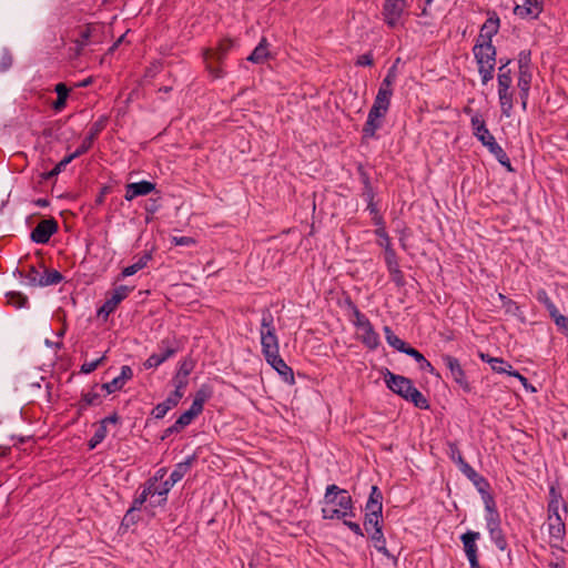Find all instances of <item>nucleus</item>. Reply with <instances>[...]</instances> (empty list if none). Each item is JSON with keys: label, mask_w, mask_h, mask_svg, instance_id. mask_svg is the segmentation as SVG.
<instances>
[{"label": "nucleus", "mask_w": 568, "mask_h": 568, "mask_svg": "<svg viewBox=\"0 0 568 568\" xmlns=\"http://www.w3.org/2000/svg\"><path fill=\"white\" fill-rule=\"evenodd\" d=\"M173 486L174 485L169 479L163 481L160 486H156V484H154L155 495H158L160 499L158 501H151L150 505L152 507L164 505L166 501V495L169 494Z\"/></svg>", "instance_id": "nucleus-42"}, {"label": "nucleus", "mask_w": 568, "mask_h": 568, "mask_svg": "<svg viewBox=\"0 0 568 568\" xmlns=\"http://www.w3.org/2000/svg\"><path fill=\"white\" fill-rule=\"evenodd\" d=\"M447 448L448 457L458 466L459 469L463 468L464 465H468L456 442H448Z\"/></svg>", "instance_id": "nucleus-41"}, {"label": "nucleus", "mask_w": 568, "mask_h": 568, "mask_svg": "<svg viewBox=\"0 0 568 568\" xmlns=\"http://www.w3.org/2000/svg\"><path fill=\"white\" fill-rule=\"evenodd\" d=\"M551 320L555 322V324H556V326L558 327V329H559L562 334H565L566 336H568V317H567V316H565V315H562V314H560V312H559V313H558L556 316H554Z\"/></svg>", "instance_id": "nucleus-57"}, {"label": "nucleus", "mask_w": 568, "mask_h": 568, "mask_svg": "<svg viewBox=\"0 0 568 568\" xmlns=\"http://www.w3.org/2000/svg\"><path fill=\"white\" fill-rule=\"evenodd\" d=\"M267 364H270L283 378V381L290 385L295 384V377L293 369L284 362L280 355V347L274 351H266L262 353Z\"/></svg>", "instance_id": "nucleus-6"}, {"label": "nucleus", "mask_w": 568, "mask_h": 568, "mask_svg": "<svg viewBox=\"0 0 568 568\" xmlns=\"http://www.w3.org/2000/svg\"><path fill=\"white\" fill-rule=\"evenodd\" d=\"M234 42L231 39H222L215 49H207L204 52V61L206 69L213 79H221L224 77V71L220 65H214L213 60L221 63L232 49Z\"/></svg>", "instance_id": "nucleus-2"}, {"label": "nucleus", "mask_w": 568, "mask_h": 568, "mask_svg": "<svg viewBox=\"0 0 568 568\" xmlns=\"http://www.w3.org/2000/svg\"><path fill=\"white\" fill-rule=\"evenodd\" d=\"M531 79L532 74L530 69H523L518 71L517 87L519 89V92H523L524 95L526 94V92L530 91Z\"/></svg>", "instance_id": "nucleus-45"}, {"label": "nucleus", "mask_w": 568, "mask_h": 568, "mask_svg": "<svg viewBox=\"0 0 568 568\" xmlns=\"http://www.w3.org/2000/svg\"><path fill=\"white\" fill-rule=\"evenodd\" d=\"M79 156L80 155H75V151L73 153L64 156L59 163L55 164V166L53 168L54 171L58 174H60L71 161H73L74 159H77Z\"/></svg>", "instance_id": "nucleus-64"}, {"label": "nucleus", "mask_w": 568, "mask_h": 568, "mask_svg": "<svg viewBox=\"0 0 568 568\" xmlns=\"http://www.w3.org/2000/svg\"><path fill=\"white\" fill-rule=\"evenodd\" d=\"M405 398V400L414 404L415 407L419 409H428L429 403L428 399L414 386L410 393Z\"/></svg>", "instance_id": "nucleus-43"}, {"label": "nucleus", "mask_w": 568, "mask_h": 568, "mask_svg": "<svg viewBox=\"0 0 568 568\" xmlns=\"http://www.w3.org/2000/svg\"><path fill=\"white\" fill-rule=\"evenodd\" d=\"M58 230L59 224L54 217L41 220L30 234L31 241L37 244H47Z\"/></svg>", "instance_id": "nucleus-12"}, {"label": "nucleus", "mask_w": 568, "mask_h": 568, "mask_svg": "<svg viewBox=\"0 0 568 568\" xmlns=\"http://www.w3.org/2000/svg\"><path fill=\"white\" fill-rule=\"evenodd\" d=\"M103 29V24L98 22L87 23L80 27L78 38L74 41L78 53L91 43H100L102 41Z\"/></svg>", "instance_id": "nucleus-5"}, {"label": "nucleus", "mask_w": 568, "mask_h": 568, "mask_svg": "<svg viewBox=\"0 0 568 568\" xmlns=\"http://www.w3.org/2000/svg\"><path fill=\"white\" fill-rule=\"evenodd\" d=\"M347 304L353 313L354 318L352 320V323L357 328V331H361L366 325L371 324V321L368 317L359 311V308L351 301H347Z\"/></svg>", "instance_id": "nucleus-40"}, {"label": "nucleus", "mask_w": 568, "mask_h": 568, "mask_svg": "<svg viewBox=\"0 0 568 568\" xmlns=\"http://www.w3.org/2000/svg\"><path fill=\"white\" fill-rule=\"evenodd\" d=\"M106 361V355L103 354L101 357L97 358L92 362H85L80 367V373L90 374L94 372L100 365H102Z\"/></svg>", "instance_id": "nucleus-53"}, {"label": "nucleus", "mask_w": 568, "mask_h": 568, "mask_svg": "<svg viewBox=\"0 0 568 568\" xmlns=\"http://www.w3.org/2000/svg\"><path fill=\"white\" fill-rule=\"evenodd\" d=\"M544 11V2L540 0H524L523 4L514 7V14L520 19H538Z\"/></svg>", "instance_id": "nucleus-20"}, {"label": "nucleus", "mask_w": 568, "mask_h": 568, "mask_svg": "<svg viewBox=\"0 0 568 568\" xmlns=\"http://www.w3.org/2000/svg\"><path fill=\"white\" fill-rule=\"evenodd\" d=\"M442 361L444 365L447 367V369L450 372L454 382L458 384L464 392L470 393L473 387L470 383L467 381L466 373L463 369L459 361L449 354L442 355Z\"/></svg>", "instance_id": "nucleus-11"}, {"label": "nucleus", "mask_w": 568, "mask_h": 568, "mask_svg": "<svg viewBox=\"0 0 568 568\" xmlns=\"http://www.w3.org/2000/svg\"><path fill=\"white\" fill-rule=\"evenodd\" d=\"M547 527L550 547L560 549L566 537V525L562 518H547Z\"/></svg>", "instance_id": "nucleus-18"}, {"label": "nucleus", "mask_w": 568, "mask_h": 568, "mask_svg": "<svg viewBox=\"0 0 568 568\" xmlns=\"http://www.w3.org/2000/svg\"><path fill=\"white\" fill-rule=\"evenodd\" d=\"M159 353L151 354L143 363L145 369L158 368L179 352V343L175 338H163L158 344Z\"/></svg>", "instance_id": "nucleus-4"}, {"label": "nucleus", "mask_w": 568, "mask_h": 568, "mask_svg": "<svg viewBox=\"0 0 568 568\" xmlns=\"http://www.w3.org/2000/svg\"><path fill=\"white\" fill-rule=\"evenodd\" d=\"M7 302L16 308L26 307L29 303L28 297L21 292L12 291L6 294Z\"/></svg>", "instance_id": "nucleus-47"}, {"label": "nucleus", "mask_w": 568, "mask_h": 568, "mask_svg": "<svg viewBox=\"0 0 568 568\" xmlns=\"http://www.w3.org/2000/svg\"><path fill=\"white\" fill-rule=\"evenodd\" d=\"M489 538L494 542L497 549L505 551L508 548V542L503 529L489 531Z\"/></svg>", "instance_id": "nucleus-48"}, {"label": "nucleus", "mask_w": 568, "mask_h": 568, "mask_svg": "<svg viewBox=\"0 0 568 568\" xmlns=\"http://www.w3.org/2000/svg\"><path fill=\"white\" fill-rule=\"evenodd\" d=\"M108 116L101 115L95 122H93L89 129L88 135L83 139L82 143L75 149V155H83L93 145L94 140L105 129L108 124Z\"/></svg>", "instance_id": "nucleus-17"}, {"label": "nucleus", "mask_w": 568, "mask_h": 568, "mask_svg": "<svg viewBox=\"0 0 568 568\" xmlns=\"http://www.w3.org/2000/svg\"><path fill=\"white\" fill-rule=\"evenodd\" d=\"M514 97L515 91L508 89L507 91L498 90V100L501 110V114L505 118H510L514 109Z\"/></svg>", "instance_id": "nucleus-32"}, {"label": "nucleus", "mask_w": 568, "mask_h": 568, "mask_svg": "<svg viewBox=\"0 0 568 568\" xmlns=\"http://www.w3.org/2000/svg\"><path fill=\"white\" fill-rule=\"evenodd\" d=\"M384 382L393 393L404 399L408 398L407 396L414 387L412 379L403 375L394 374L387 368L384 373Z\"/></svg>", "instance_id": "nucleus-9"}, {"label": "nucleus", "mask_w": 568, "mask_h": 568, "mask_svg": "<svg viewBox=\"0 0 568 568\" xmlns=\"http://www.w3.org/2000/svg\"><path fill=\"white\" fill-rule=\"evenodd\" d=\"M366 210L372 215V222L375 226H382L385 224L383 215L379 213L376 203L366 206Z\"/></svg>", "instance_id": "nucleus-55"}, {"label": "nucleus", "mask_w": 568, "mask_h": 568, "mask_svg": "<svg viewBox=\"0 0 568 568\" xmlns=\"http://www.w3.org/2000/svg\"><path fill=\"white\" fill-rule=\"evenodd\" d=\"M473 54L478 67V73L483 85L494 79L497 50L493 43L476 41Z\"/></svg>", "instance_id": "nucleus-1"}, {"label": "nucleus", "mask_w": 568, "mask_h": 568, "mask_svg": "<svg viewBox=\"0 0 568 568\" xmlns=\"http://www.w3.org/2000/svg\"><path fill=\"white\" fill-rule=\"evenodd\" d=\"M536 298L540 304H542L546 307L551 318L559 313L555 303L551 301V298L549 297L545 290H539L536 294Z\"/></svg>", "instance_id": "nucleus-44"}, {"label": "nucleus", "mask_w": 568, "mask_h": 568, "mask_svg": "<svg viewBox=\"0 0 568 568\" xmlns=\"http://www.w3.org/2000/svg\"><path fill=\"white\" fill-rule=\"evenodd\" d=\"M156 190V184L146 180L128 183L125 185L124 199L129 202L133 201L138 196L148 195Z\"/></svg>", "instance_id": "nucleus-23"}, {"label": "nucleus", "mask_w": 568, "mask_h": 568, "mask_svg": "<svg viewBox=\"0 0 568 568\" xmlns=\"http://www.w3.org/2000/svg\"><path fill=\"white\" fill-rule=\"evenodd\" d=\"M13 59L9 50L3 49L0 57V72L8 71L12 65Z\"/></svg>", "instance_id": "nucleus-56"}, {"label": "nucleus", "mask_w": 568, "mask_h": 568, "mask_svg": "<svg viewBox=\"0 0 568 568\" xmlns=\"http://www.w3.org/2000/svg\"><path fill=\"white\" fill-rule=\"evenodd\" d=\"M477 139L481 142L484 146L488 149V151L496 158V160L507 169L508 172H514V168L511 162L504 151V149L496 142L495 136L487 130L483 134H478Z\"/></svg>", "instance_id": "nucleus-8"}, {"label": "nucleus", "mask_w": 568, "mask_h": 568, "mask_svg": "<svg viewBox=\"0 0 568 568\" xmlns=\"http://www.w3.org/2000/svg\"><path fill=\"white\" fill-rule=\"evenodd\" d=\"M365 515L383 516V494L376 485L371 487V493L365 504Z\"/></svg>", "instance_id": "nucleus-24"}, {"label": "nucleus", "mask_w": 568, "mask_h": 568, "mask_svg": "<svg viewBox=\"0 0 568 568\" xmlns=\"http://www.w3.org/2000/svg\"><path fill=\"white\" fill-rule=\"evenodd\" d=\"M384 258L387 271L399 267L397 254L392 245H386V250H384Z\"/></svg>", "instance_id": "nucleus-50"}, {"label": "nucleus", "mask_w": 568, "mask_h": 568, "mask_svg": "<svg viewBox=\"0 0 568 568\" xmlns=\"http://www.w3.org/2000/svg\"><path fill=\"white\" fill-rule=\"evenodd\" d=\"M530 51L523 50L518 54V69H530Z\"/></svg>", "instance_id": "nucleus-62"}, {"label": "nucleus", "mask_w": 568, "mask_h": 568, "mask_svg": "<svg viewBox=\"0 0 568 568\" xmlns=\"http://www.w3.org/2000/svg\"><path fill=\"white\" fill-rule=\"evenodd\" d=\"M368 534L374 548L378 552L383 554L385 557L390 558L395 561L397 560L396 557H394L386 547V538L384 536L383 528H376L375 531Z\"/></svg>", "instance_id": "nucleus-30"}, {"label": "nucleus", "mask_w": 568, "mask_h": 568, "mask_svg": "<svg viewBox=\"0 0 568 568\" xmlns=\"http://www.w3.org/2000/svg\"><path fill=\"white\" fill-rule=\"evenodd\" d=\"M406 6L407 3L400 0H385L382 10L384 22L389 28H396L399 24Z\"/></svg>", "instance_id": "nucleus-13"}, {"label": "nucleus", "mask_w": 568, "mask_h": 568, "mask_svg": "<svg viewBox=\"0 0 568 568\" xmlns=\"http://www.w3.org/2000/svg\"><path fill=\"white\" fill-rule=\"evenodd\" d=\"M212 388L209 385H202L195 393L193 403L191 406L199 409L200 412H203V407L206 400H209L212 397Z\"/></svg>", "instance_id": "nucleus-37"}, {"label": "nucleus", "mask_w": 568, "mask_h": 568, "mask_svg": "<svg viewBox=\"0 0 568 568\" xmlns=\"http://www.w3.org/2000/svg\"><path fill=\"white\" fill-rule=\"evenodd\" d=\"M485 506V521H486V529L489 531L497 530L501 528V519L500 514L497 508V504L495 498L491 500H486L484 503Z\"/></svg>", "instance_id": "nucleus-25"}, {"label": "nucleus", "mask_w": 568, "mask_h": 568, "mask_svg": "<svg viewBox=\"0 0 568 568\" xmlns=\"http://www.w3.org/2000/svg\"><path fill=\"white\" fill-rule=\"evenodd\" d=\"M323 519H338L342 521H348V517H355V506L353 500H342V509H329L328 507H322L321 509Z\"/></svg>", "instance_id": "nucleus-22"}, {"label": "nucleus", "mask_w": 568, "mask_h": 568, "mask_svg": "<svg viewBox=\"0 0 568 568\" xmlns=\"http://www.w3.org/2000/svg\"><path fill=\"white\" fill-rule=\"evenodd\" d=\"M135 262L122 270L121 275L123 277L132 276L139 271L143 270L148 263L152 260V252L145 251L142 255L135 257Z\"/></svg>", "instance_id": "nucleus-31"}, {"label": "nucleus", "mask_w": 568, "mask_h": 568, "mask_svg": "<svg viewBox=\"0 0 568 568\" xmlns=\"http://www.w3.org/2000/svg\"><path fill=\"white\" fill-rule=\"evenodd\" d=\"M172 407L164 400L152 409V416L156 419L163 418Z\"/></svg>", "instance_id": "nucleus-58"}, {"label": "nucleus", "mask_w": 568, "mask_h": 568, "mask_svg": "<svg viewBox=\"0 0 568 568\" xmlns=\"http://www.w3.org/2000/svg\"><path fill=\"white\" fill-rule=\"evenodd\" d=\"M393 97V90H385L378 88L377 94L375 97L374 103L372 108H377L381 111L388 112L390 106V99Z\"/></svg>", "instance_id": "nucleus-34"}, {"label": "nucleus", "mask_w": 568, "mask_h": 568, "mask_svg": "<svg viewBox=\"0 0 568 568\" xmlns=\"http://www.w3.org/2000/svg\"><path fill=\"white\" fill-rule=\"evenodd\" d=\"M20 277L27 280V284L32 287L39 286L38 280L40 277V272L34 265H30L28 270H17Z\"/></svg>", "instance_id": "nucleus-46"}, {"label": "nucleus", "mask_w": 568, "mask_h": 568, "mask_svg": "<svg viewBox=\"0 0 568 568\" xmlns=\"http://www.w3.org/2000/svg\"><path fill=\"white\" fill-rule=\"evenodd\" d=\"M362 333V343L369 349H376L379 346V335L375 332L372 323L359 331Z\"/></svg>", "instance_id": "nucleus-33"}, {"label": "nucleus", "mask_w": 568, "mask_h": 568, "mask_svg": "<svg viewBox=\"0 0 568 568\" xmlns=\"http://www.w3.org/2000/svg\"><path fill=\"white\" fill-rule=\"evenodd\" d=\"M132 288L126 285H120L115 287L110 294H108L105 302L98 310V316L106 320L112 314L119 304L128 297Z\"/></svg>", "instance_id": "nucleus-7"}, {"label": "nucleus", "mask_w": 568, "mask_h": 568, "mask_svg": "<svg viewBox=\"0 0 568 568\" xmlns=\"http://www.w3.org/2000/svg\"><path fill=\"white\" fill-rule=\"evenodd\" d=\"M375 234H376V236H378L381 239V241H378V245L384 247V250H386V245H392L390 237L388 236V233L386 232L385 224L382 226H378L375 230Z\"/></svg>", "instance_id": "nucleus-59"}, {"label": "nucleus", "mask_w": 568, "mask_h": 568, "mask_svg": "<svg viewBox=\"0 0 568 568\" xmlns=\"http://www.w3.org/2000/svg\"><path fill=\"white\" fill-rule=\"evenodd\" d=\"M481 535L479 531L467 530L460 536V541L464 547L465 555L469 561L470 568H481L478 559L477 541Z\"/></svg>", "instance_id": "nucleus-10"}, {"label": "nucleus", "mask_w": 568, "mask_h": 568, "mask_svg": "<svg viewBox=\"0 0 568 568\" xmlns=\"http://www.w3.org/2000/svg\"><path fill=\"white\" fill-rule=\"evenodd\" d=\"M390 280L395 283L397 287H402L406 284L405 275L402 272L400 267H396L394 270L388 271Z\"/></svg>", "instance_id": "nucleus-60"}, {"label": "nucleus", "mask_w": 568, "mask_h": 568, "mask_svg": "<svg viewBox=\"0 0 568 568\" xmlns=\"http://www.w3.org/2000/svg\"><path fill=\"white\" fill-rule=\"evenodd\" d=\"M374 63V58L372 52L364 53L358 55L355 65L357 67H372Z\"/></svg>", "instance_id": "nucleus-63"}, {"label": "nucleus", "mask_w": 568, "mask_h": 568, "mask_svg": "<svg viewBox=\"0 0 568 568\" xmlns=\"http://www.w3.org/2000/svg\"><path fill=\"white\" fill-rule=\"evenodd\" d=\"M396 80V67L393 65L388 69L386 77L383 79L379 88L385 90H393V84Z\"/></svg>", "instance_id": "nucleus-54"}, {"label": "nucleus", "mask_w": 568, "mask_h": 568, "mask_svg": "<svg viewBox=\"0 0 568 568\" xmlns=\"http://www.w3.org/2000/svg\"><path fill=\"white\" fill-rule=\"evenodd\" d=\"M384 334L387 344L400 353H405L410 346L397 335H395L389 326H384Z\"/></svg>", "instance_id": "nucleus-36"}, {"label": "nucleus", "mask_w": 568, "mask_h": 568, "mask_svg": "<svg viewBox=\"0 0 568 568\" xmlns=\"http://www.w3.org/2000/svg\"><path fill=\"white\" fill-rule=\"evenodd\" d=\"M487 19L479 30L476 41L493 43V38L498 33L500 28V18L495 10L486 11Z\"/></svg>", "instance_id": "nucleus-15"}, {"label": "nucleus", "mask_w": 568, "mask_h": 568, "mask_svg": "<svg viewBox=\"0 0 568 568\" xmlns=\"http://www.w3.org/2000/svg\"><path fill=\"white\" fill-rule=\"evenodd\" d=\"M196 456L190 455L187 456L183 462L178 463L174 466L173 471L169 476V480L175 485L178 481H180L191 469L192 465L195 463Z\"/></svg>", "instance_id": "nucleus-28"}, {"label": "nucleus", "mask_w": 568, "mask_h": 568, "mask_svg": "<svg viewBox=\"0 0 568 568\" xmlns=\"http://www.w3.org/2000/svg\"><path fill=\"white\" fill-rule=\"evenodd\" d=\"M470 124L473 129V134L476 138L478 136V134H483L488 130L485 120L483 119L481 114L478 113L471 116Z\"/></svg>", "instance_id": "nucleus-51"}, {"label": "nucleus", "mask_w": 568, "mask_h": 568, "mask_svg": "<svg viewBox=\"0 0 568 568\" xmlns=\"http://www.w3.org/2000/svg\"><path fill=\"white\" fill-rule=\"evenodd\" d=\"M459 470L476 487L477 491L481 496L483 503H485L488 499L489 500L494 499L493 494L489 491V489H490L489 481L484 476L478 474L469 464L468 465H464V467L460 468Z\"/></svg>", "instance_id": "nucleus-14"}, {"label": "nucleus", "mask_w": 568, "mask_h": 568, "mask_svg": "<svg viewBox=\"0 0 568 568\" xmlns=\"http://www.w3.org/2000/svg\"><path fill=\"white\" fill-rule=\"evenodd\" d=\"M260 335L262 353L271 349L274 351L275 348L280 347L274 324V316L270 308L262 310Z\"/></svg>", "instance_id": "nucleus-3"}, {"label": "nucleus", "mask_w": 568, "mask_h": 568, "mask_svg": "<svg viewBox=\"0 0 568 568\" xmlns=\"http://www.w3.org/2000/svg\"><path fill=\"white\" fill-rule=\"evenodd\" d=\"M353 500L352 496L346 489L338 487L335 484L328 485L325 489L323 497L324 507L329 509H342V500Z\"/></svg>", "instance_id": "nucleus-16"}, {"label": "nucleus", "mask_w": 568, "mask_h": 568, "mask_svg": "<svg viewBox=\"0 0 568 568\" xmlns=\"http://www.w3.org/2000/svg\"><path fill=\"white\" fill-rule=\"evenodd\" d=\"M62 280L63 275L59 271L44 268L43 274H41L38 280V283L40 287H45L57 285L61 283Z\"/></svg>", "instance_id": "nucleus-35"}, {"label": "nucleus", "mask_w": 568, "mask_h": 568, "mask_svg": "<svg viewBox=\"0 0 568 568\" xmlns=\"http://www.w3.org/2000/svg\"><path fill=\"white\" fill-rule=\"evenodd\" d=\"M202 412L191 406L187 410H185L180 417L176 419L178 426L181 428H185L189 426L194 418H196Z\"/></svg>", "instance_id": "nucleus-49"}, {"label": "nucleus", "mask_w": 568, "mask_h": 568, "mask_svg": "<svg viewBox=\"0 0 568 568\" xmlns=\"http://www.w3.org/2000/svg\"><path fill=\"white\" fill-rule=\"evenodd\" d=\"M268 47L270 43L267 39L263 37L252 53L247 57V60L256 64L264 63L270 58Z\"/></svg>", "instance_id": "nucleus-29"}, {"label": "nucleus", "mask_w": 568, "mask_h": 568, "mask_svg": "<svg viewBox=\"0 0 568 568\" xmlns=\"http://www.w3.org/2000/svg\"><path fill=\"white\" fill-rule=\"evenodd\" d=\"M364 528L367 532L375 531L376 528H383V516L378 517L376 515H374V516L365 515Z\"/></svg>", "instance_id": "nucleus-52"}, {"label": "nucleus", "mask_w": 568, "mask_h": 568, "mask_svg": "<svg viewBox=\"0 0 568 568\" xmlns=\"http://www.w3.org/2000/svg\"><path fill=\"white\" fill-rule=\"evenodd\" d=\"M101 404V396L99 393L91 390L83 393L80 402L78 403V410L81 414L87 410L89 406H98Z\"/></svg>", "instance_id": "nucleus-38"}, {"label": "nucleus", "mask_w": 568, "mask_h": 568, "mask_svg": "<svg viewBox=\"0 0 568 568\" xmlns=\"http://www.w3.org/2000/svg\"><path fill=\"white\" fill-rule=\"evenodd\" d=\"M133 377V371L130 366L123 365L119 376L114 377L111 382L101 385L108 394H112L116 390L122 389L124 384Z\"/></svg>", "instance_id": "nucleus-26"}, {"label": "nucleus", "mask_w": 568, "mask_h": 568, "mask_svg": "<svg viewBox=\"0 0 568 568\" xmlns=\"http://www.w3.org/2000/svg\"><path fill=\"white\" fill-rule=\"evenodd\" d=\"M185 388H175L165 399V402L173 408L178 406L181 398L184 396Z\"/></svg>", "instance_id": "nucleus-61"}, {"label": "nucleus", "mask_w": 568, "mask_h": 568, "mask_svg": "<svg viewBox=\"0 0 568 568\" xmlns=\"http://www.w3.org/2000/svg\"><path fill=\"white\" fill-rule=\"evenodd\" d=\"M54 91L58 98L53 103V109L59 112L62 111L67 105V99L69 97L70 89L64 83L60 82L55 85Z\"/></svg>", "instance_id": "nucleus-39"}, {"label": "nucleus", "mask_w": 568, "mask_h": 568, "mask_svg": "<svg viewBox=\"0 0 568 568\" xmlns=\"http://www.w3.org/2000/svg\"><path fill=\"white\" fill-rule=\"evenodd\" d=\"M156 483L158 477H152L144 484L142 490L134 497L131 507L125 513L124 519H128L135 511L140 510L143 504L148 500V498L150 496L153 497L155 495L154 484Z\"/></svg>", "instance_id": "nucleus-19"}, {"label": "nucleus", "mask_w": 568, "mask_h": 568, "mask_svg": "<svg viewBox=\"0 0 568 568\" xmlns=\"http://www.w3.org/2000/svg\"><path fill=\"white\" fill-rule=\"evenodd\" d=\"M386 114V112L381 111L377 108L369 109L367 120L362 131L364 138H376V132L383 126V120Z\"/></svg>", "instance_id": "nucleus-21"}, {"label": "nucleus", "mask_w": 568, "mask_h": 568, "mask_svg": "<svg viewBox=\"0 0 568 568\" xmlns=\"http://www.w3.org/2000/svg\"><path fill=\"white\" fill-rule=\"evenodd\" d=\"M193 368L194 364L191 358H185L179 363V368L172 379L175 388H185L187 386V377Z\"/></svg>", "instance_id": "nucleus-27"}]
</instances>
